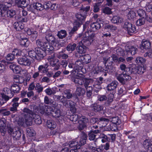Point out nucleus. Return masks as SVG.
Instances as JSON below:
<instances>
[{"instance_id": "nucleus-1", "label": "nucleus", "mask_w": 152, "mask_h": 152, "mask_svg": "<svg viewBox=\"0 0 152 152\" xmlns=\"http://www.w3.org/2000/svg\"><path fill=\"white\" fill-rule=\"evenodd\" d=\"M37 47L35 48L36 52L37 60H40L45 56L47 53L49 55L54 51L53 46L50 45L46 42H43L40 39L36 41Z\"/></svg>"}, {"instance_id": "nucleus-2", "label": "nucleus", "mask_w": 152, "mask_h": 152, "mask_svg": "<svg viewBox=\"0 0 152 152\" xmlns=\"http://www.w3.org/2000/svg\"><path fill=\"white\" fill-rule=\"evenodd\" d=\"M91 32L90 33H86V36L84 35L83 39L79 42L78 45L77 47V50L79 53H85L86 51L87 46H89L92 42L94 35Z\"/></svg>"}, {"instance_id": "nucleus-3", "label": "nucleus", "mask_w": 152, "mask_h": 152, "mask_svg": "<svg viewBox=\"0 0 152 152\" xmlns=\"http://www.w3.org/2000/svg\"><path fill=\"white\" fill-rule=\"evenodd\" d=\"M90 21H87L83 25V31L84 32V35L86 36V33H90V32L94 34L93 37V40H94V37L95 34L94 33V31H96L97 30L100 29L101 27V23L100 21H98V19L96 22H94L91 23L90 25L89 24Z\"/></svg>"}, {"instance_id": "nucleus-4", "label": "nucleus", "mask_w": 152, "mask_h": 152, "mask_svg": "<svg viewBox=\"0 0 152 152\" xmlns=\"http://www.w3.org/2000/svg\"><path fill=\"white\" fill-rule=\"evenodd\" d=\"M16 11L13 9H10L6 5L0 4V17L3 19L7 18H12L15 15Z\"/></svg>"}, {"instance_id": "nucleus-5", "label": "nucleus", "mask_w": 152, "mask_h": 152, "mask_svg": "<svg viewBox=\"0 0 152 152\" xmlns=\"http://www.w3.org/2000/svg\"><path fill=\"white\" fill-rule=\"evenodd\" d=\"M60 101L63 105L66 107H69L70 111L73 114L76 111L75 107V103L71 100H68L65 96H63L61 98Z\"/></svg>"}, {"instance_id": "nucleus-6", "label": "nucleus", "mask_w": 152, "mask_h": 152, "mask_svg": "<svg viewBox=\"0 0 152 152\" xmlns=\"http://www.w3.org/2000/svg\"><path fill=\"white\" fill-rule=\"evenodd\" d=\"M50 55L48 58V60L50 62V65L52 67H53V69L55 70H58L60 68V65L59 64V60L56 58L55 55L54 51L52 53H50Z\"/></svg>"}, {"instance_id": "nucleus-7", "label": "nucleus", "mask_w": 152, "mask_h": 152, "mask_svg": "<svg viewBox=\"0 0 152 152\" xmlns=\"http://www.w3.org/2000/svg\"><path fill=\"white\" fill-rule=\"evenodd\" d=\"M71 73L69 76L71 78V80L75 83L78 85H82L83 83V77H80L78 75H75V74L77 72L75 70H72L70 72Z\"/></svg>"}, {"instance_id": "nucleus-8", "label": "nucleus", "mask_w": 152, "mask_h": 152, "mask_svg": "<svg viewBox=\"0 0 152 152\" xmlns=\"http://www.w3.org/2000/svg\"><path fill=\"white\" fill-rule=\"evenodd\" d=\"M97 120H98L97 124L98 125H99V128L106 126L109 121V119L102 117L98 118H92L91 120V122L96 124L97 123Z\"/></svg>"}, {"instance_id": "nucleus-9", "label": "nucleus", "mask_w": 152, "mask_h": 152, "mask_svg": "<svg viewBox=\"0 0 152 152\" xmlns=\"http://www.w3.org/2000/svg\"><path fill=\"white\" fill-rule=\"evenodd\" d=\"M23 111L24 113H26L24 114L23 117L25 122L26 124H28V123H31L32 116L35 113L31 110L26 107H25L23 109Z\"/></svg>"}, {"instance_id": "nucleus-10", "label": "nucleus", "mask_w": 152, "mask_h": 152, "mask_svg": "<svg viewBox=\"0 0 152 152\" xmlns=\"http://www.w3.org/2000/svg\"><path fill=\"white\" fill-rule=\"evenodd\" d=\"M9 3L12 5L15 4L19 8L23 9L27 6L28 2L26 0H10Z\"/></svg>"}, {"instance_id": "nucleus-11", "label": "nucleus", "mask_w": 152, "mask_h": 152, "mask_svg": "<svg viewBox=\"0 0 152 152\" xmlns=\"http://www.w3.org/2000/svg\"><path fill=\"white\" fill-rule=\"evenodd\" d=\"M123 27L125 30L127 31L128 34L130 35L132 34V33L136 31L135 26L128 21H126L125 22Z\"/></svg>"}, {"instance_id": "nucleus-12", "label": "nucleus", "mask_w": 152, "mask_h": 152, "mask_svg": "<svg viewBox=\"0 0 152 152\" xmlns=\"http://www.w3.org/2000/svg\"><path fill=\"white\" fill-rule=\"evenodd\" d=\"M104 62V63L105 66L104 67L107 70V73H113L114 71V69L113 66L112 65L113 61L110 60V58L109 57L106 59V58H103Z\"/></svg>"}, {"instance_id": "nucleus-13", "label": "nucleus", "mask_w": 152, "mask_h": 152, "mask_svg": "<svg viewBox=\"0 0 152 152\" xmlns=\"http://www.w3.org/2000/svg\"><path fill=\"white\" fill-rule=\"evenodd\" d=\"M85 92L86 91L84 88L77 87L75 93V95L73 94V97L75 99V101L78 102L79 100L78 96H83L85 94Z\"/></svg>"}, {"instance_id": "nucleus-14", "label": "nucleus", "mask_w": 152, "mask_h": 152, "mask_svg": "<svg viewBox=\"0 0 152 152\" xmlns=\"http://www.w3.org/2000/svg\"><path fill=\"white\" fill-rule=\"evenodd\" d=\"M48 108L50 111V114L53 117L57 118L60 116L61 111L59 109L55 108V107H51L50 106H48Z\"/></svg>"}, {"instance_id": "nucleus-15", "label": "nucleus", "mask_w": 152, "mask_h": 152, "mask_svg": "<svg viewBox=\"0 0 152 152\" xmlns=\"http://www.w3.org/2000/svg\"><path fill=\"white\" fill-rule=\"evenodd\" d=\"M17 61L18 63L22 66H29L31 64V61L27 58V56H25L18 58Z\"/></svg>"}, {"instance_id": "nucleus-16", "label": "nucleus", "mask_w": 152, "mask_h": 152, "mask_svg": "<svg viewBox=\"0 0 152 152\" xmlns=\"http://www.w3.org/2000/svg\"><path fill=\"white\" fill-rule=\"evenodd\" d=\"M45 39L49 45L53 46L56 44V39L52 33H49L46 35Z\"/></svg>"}, {"instance_id": "nucleus-17", "label": "nucleus", "mask_w": 152, "mask_h": 152, "mask_svg": "<svg viewBox=\"0 0 152 152\" xmlns=\"http://www.w3.org/2000/svg\"><path fill=\"white\" fill-rule=\"evenodd\" d=\"M125 51L127 53H130L132 55L135 54L138 51V50L136 47L126 45L125 46Z\"/></svg>"}, {"instance_id": "nucleus-18", "label": "nucleus", "mask_w": 152, "mask_h": 152, "mask_svg": "<svg viewBox=\"0 0 152 152\" xmlns=\"http://www.w3.org/2000/svg\"><path fill=\"white\" fill-rule=\"evenodd\" d=\"M100 130H94V129H91L88 132V139L90 141L94 140H95L96 135L100 133Z\"/></svg>"}, {"instance_id": "nucleus-19", "label": "nucleus", "mask_w": 152, "mask_h": 152, "mask_svg": "<svg viewBox=\"0 0 152 152\" xmlns=\"http://www.w3.org/2000/svg\"><path fill=\"white\" fill-rule=\"evenodd\" d=\"M87 136L86 134L84 132L83 133L82 136H81L80 138H78L77 139V142L78 145L81 146L84 145L86 143V140L87 139Z\"/></svg>"}, {"instance_id": "nucleus-20", "label": "nucleus", "mask_w": 152, "mask_h": 152, "mask_svg": "<svg viewBox=\"0 0 152 152\" xmlns=\"http://www.w3.org/2000/svg\"><path fill=\"white\" fill-rule=\"evenodd\" d=\"M151 45V42L149 41L143 39L140 46V48L141 50H147L150 48Z\"/></svg>"}, {"instance_id": "nucleus-21", "label": "nucleus", "mask_w": 152, "mask_h": 152, "mask_svg": "<svg viewBox=\"0 0 152 152\" xmlns=\"http://www.w3.org/2000/svg\"><path fill=\"white\" fill-rule=\"evenodd\" d=\"M143 146L145 149L148 152H152V141L151 140L146 139L143 142Z\"/></svg>"}, {"instance_id": "nucleus-22", "label": "nucleus", "mask_w": 152, "mask_h": 152, "mask_svg": "<svg viewBox=\"0 0 152 152\" xmlns=\"http://www.w3.org/2000/svg\"><path fill=\"white\" fill-rule=\"evenodd\" d=\"M76 18L77 20H75V22H77L80 24V26L82 24L86 18V16L81 12L77 13L76 15Z\"/></svg>"}, {"instance_id": "nucleus-23", "label": "nucleus", "mask_w": 152, "mask_h": 152, "mask_svg": "<svg viewBox=\"0 0 152 152\" xmlns=\"http://www.w3.org/2000/svg\"><path fill=\"white\" fill-rule=\"evenodd\" d=\"M145 69L144 67H142L140 66H137V68H132L131 73L138 74L142 75L145 72Z\"/></svg>"}, {"instance_id": "nucleus-24", "label": "nucleus", "mask_w": 152, "mask_h": 152, "mask_svg": "<svg viewBox=\"0 0 152 152\" xmlns=\"http://www.w3.org/2000/svg\"><path fill=\"white\" fill-rule=\"evenodd\" d=\"M49 65L45 64L42 65H40L38 67V72L42 74H45L48 72Z\"/></svg>"}, {"instance_id": "nucleus-25", "label": "nucleus", "mask_w": 152, "mask_h": 152, "mask_svg": "<svg viewBox=\"0 0 152 152\" xmlns=\"http://www.w3.org/2000/svg\"><path fill=\"white\" fill-rule=\"evenodd\" d=\"M107 70H106L105 67H102L101 66H97L94 69V73L96 74H99L101 73H103V74L104 76L107 75Z\"/></svg>"}, {"instance_id": "nucleus-26", "label": "nucleus", "mask_w": 152, "mask_h": 152, "mask_svg": "<svg viewBox=\"0 0 152 152\" xmlns=\"http://www.w3.org/2000/svg\"><path fill=\"white\" fill-rule=\"evenodd\" d=\"M104 107L102 105L98 104H94L91 106V110L95 112H100L102 111Z\"/></svg>"}, {"instance_id": "nucleus-27", "label": "nucleus", "mask_w": 152, "mask_h": 152, "mask_svg": "<svg viewBox=\"0 0 152 152\" xmlns=\"http://www.w3.org/2000/svg\"><path fill=\"white\" fill-rule=\"evenodd\" d=\"M44 102L45 104H50L52 107H56L57 105V104L55 101L51 99H49L47 96H45L44 97Z\"/></svg>"}, {"instance_id": "nucleus-28", "label": "nucleus", "mask_w": 152, "mask_h": 152, "mask_svg": "<svg viewBox=\"0 0 152 152\" xmlns=\"http://www.w3.org/2000/svg\"><path fill=\"white\" fill-rule=\"evenodd\" d=\"M118 84V83L117 81H113L107 85V88L108 91L114 90L116 88Z\"/></svg>"}, {"instance_id": "nucleus-29", "label": "nucleus", "mask_w": 152, "mask_h": 152, "mask_svg": "<svg viewBox=\"0 0 152 152\" xmlns=\"http://www.w3.org/2000/svg\"><path fill=\"white\" fill-rule=\"evenodd\" d=\"M83 120L78 121L79 125L77 128L80 131L83 130L86 126V119L83 118Z\"/></svg>"}, {"instance_id": "nucleus-30", "label": "nucleus", "mask_w": 152, "mask_h": 152, "mask_svg": "<svg viewBox=\"0 0 152 152\" xmlns=\"http://www.w3.org/2000/svg\"><path fill=\"white\" fill-rule=\"evenodd\" d=\"M14 28L17 31H20L24 28L23 24L21 22H16L13 24Z\"/></svg>"}, {"instance_id": "nucleus-31", "label": "nucleus", "mask_w": 152, "mask_h": 152, "mask_svg": "<svg viewBox=\"0 0 152 152\" xmlns=\"http://www.w3.org/2000/svg\"><path fill=\"white\" fill-rule=\"evenodd\" d=\"M80 27V24L79 23L77 22H74L73 24V27L69 32V34L70 35H72L74 34Z\"/></svg>"}, {"instance_id": "nucleus-32", "label": "nucleus", "mask_w": 152, "mask_h": 152, "mask_svg": "<svg viewBox=\"0 0 152 152\" xmlns=\"http://www.w3.org/2000/svg\"><path fill=\"white\" fill-rule=\"evenodd\" d=\"M35 123L37 124H40L42 123V119L40 115L34 113L32 117Z\"/></svg>"}, {"instance_id": "nucleus-33", "label": "nucleus", "mask_w": 152, "mask_h": 152, "mask_svg": "<svg viewBox=\"0 0 152 152\" xmlns=\"http://www.w3.org/2000/svg\"><path fill=\"white\" fill-rule=\"evenodd\" d=\"M47 125L48 127L52 130L55 128L56 124L55 122L53 120H48L47 122Z\"/></svg>"}, {"instance_id": "nucleus-34", "label": "nucleus", "mask_w": 152, "mask_h": 152, "mask_svg": "<svg viewBox=\"0 0 152 152\" xmlns=\"http://www.w3.org/2000/svg\"><path fill=\"white\" fill-rule=\"evenodd\" d=\"M21 132L19 130L13 131L12 136L14 139L19 140L21 135Z\"/></svg>"}, {"instance_id": "nucleus-35", "label": "nucleus", "mask_w": 152, "mask_h": 152, "mask_svg": "<svg viewBox=\"0 0 152 152\" xmlns=\"http://www.w3.org/2000/svg\"><path fill=\"white\" fill-rule=\"evenodd\" d=\"M76 47V44L75 43H71L68 45L66 48V50L70 53L74 51Z\"/></svg>"}, {"instance_id": "nucleus-36", "label": "nucleus", "mask_w": 152, "mask_h": 152, "mask_svg": "<svg viewBox=\"0 0 152 152\" xmlns=\"http://www.w3.org/2000/svg\"><path fill=\"white\" fill-rule=\"evenodd\" d=\"M11 89L14 94L18 93L20 89V88L18 85L14 84L11 86Z\"/></svg>"}, {"instance_id": "nucleus-37", "label": "nucleus", "mask_w": 152, "mask_h": 152, "mask_svg": "<svg viewBox=\"0 0 152 152\" xmlns=\"http://www.w3.org/2000/svg\"><path fill=\"white\" fill-rule=\"evenodd\" d=\"M83 63L87 64L91 62V56L90 55L87 54L83 56L82 58Z\"/></svg>"}, {"instance_id": "nucleus-38", "label": "nucleus", "mask_w": 152, "mask_h": 152, "mask_svg": "<svg viewBox=\"0 0 152 152\" xmlns=\"http://www.w3.org/2000/svg\"><path fill=\"white\" fill-rule=\"evenodd\" d=\"M107 101L106 102L107 105L109 106L113 102L114 98V94L110 93L107 95Z\"/></svg>"}, {"instance_id": "nucleus-39", "label": "nucleus", "mask_w": 152, "mask_h": 152, "mask_svg": "<svg viewBox=\"0 0 152 152\" xmlns=\"http://www.w3.org/2000/svg\"><path fill=\"white\" fill-rule=\"evenodd\" d=\"M66 35V32L65 30H61L60 31L58 32L57 36L59 38L62 39L65 38Z\"/></svg>"}, {"instance_id": "nucleus-40", "label": "nucleus", "mask_w": 152, "mask_h": 152, "mask_svg": "<svg viewBox=\"0 0 152 152\" xmlns=\"http://www.w3.org/2000/svg\"><path fill=\"white\" fill-rule=\"evenodd\" d=\"M20 45L22 46L27 47L29 45V42L27 38L20 39Z\"/></svg>"}, {"instance_id": "nucleus-41", "label": "nucleus", "mask_w": 152, "mask_h": 152, "mask_svg": "<svg viewBox=\"0 0 152 152\" xmlns=\"http://www.w3.org/2000/svg\"><path fill=\"white\" fill-rule=\"evenodd\" d=\"M34 8L37 10L42 11L44 9V5H42L39 3H35L34 4Z\"/></svg>"}, {"instance_id": "nucleus-42", "label": "nucleus", "mask_w": 152, "mask_h": 152, "mask_svg": "<svg viewBox=\"0 0 152 152\" xmlns=\"http://www.w3.org/2000/svg\"><path fill=\"white\" fill-rule=\"evenodd\" d=\"M68 1H69L68 5L69 6H73L75 7H76L80 4L78 0H68Z\"/></svg>"}, {"instance_id": "nucleus-43", "label": "nucleus", "mask_w": 152, "mask_h": 152, "mask_svg": "<svg viewBox=\"0 0 152 152\" xmlns=\"http://www.w3.org/2000/svg\"><path fill=\"white\" fill-rule=\"evenodd\" d=\"M124 74H119L117 76V79L122 84H124L125 83V80L124 79Z\"/></svg>"}, {"instance_id": "nucleus-44", "label": "nucleus", "mask_w": 152, "mask_h": 152, "mask_svg": "<svg viewBox=\"0 0 152 152\" xmlns=\"http://www.w3.org/2000/svg\"><path fill=\"white\" fill-rule=\"evenodd\" d=\"M124 134H125L126 135H129V134H131V135H129L128 136V138L129 139H132L135 138L134 135V132L133 130H131L126 131H124Z\"/></svg>"}, {"instance_id": "nucleus-45", "label": "nucleus", "mask_w": 152, "mask_h": 152, "mask_svg": "<svg viewBox=\"0 0 152 152\" xmlns=\"http://www.w3.org/2000/svg\"><path fill=\"white\" fill-rule=\"evenodd\" d=\"M2 98L3 100H4V101H5L4 102H2V101H1L0 99V107L3 105L4 103L6 102L7 101L10 99H11L12 98L10 97V96H7L6 95V94H2Z\"/></svg>"}, {"instance_id": "nucleus-46", "label": "nucleus", "mask_w": 152, "mask_h": 152, "mask_svg": "<svg viewBox=\"0 0 152 152\" xmlns=\"http://www.w3.org/2000/svg\"><path fill=\"white\" fill-rule=\"evenodd\" d=\"M71 91L70 89H66L64 92V94L65 96L67 99H70L72 97V94L71 93Z\"/></svg>"}, {"instance_id": "nucleus-47", "label": "nucleus", "mask_w": 152, "mask_h": 152, "mask_svg": "<svg viewBox=\"0 0 152 152\" xmlns=\"http://www.w3.org/2000/svg\"><path fill=\"white\" fill-rule=\"evenodd\" d=\"M88 148L90 150H91L93 152H95L96 150L99 148H96V145L95 142H93L89 143L88 144Z\"/></svg>"}, {"instance_id": "nucleus-48", "label": "nucleus", "mask_w": 152, "mask_h": 152, "mask_svg": "<svg viewBox=\"0 0 152 152\" xmlns=\"http://www.w3.org/2000/svg\"><path fill=\"white\" fill-rule=\"evenodd\" d=\"M102 12L105 15H110L112 13L111 9L107 7L103 8L102 10Z\"/></svg>"}, {"instance_id": "nucleus-49", "label": "nucleus", "mask_w": 152, "mask_h": 152, "mask_svg": "<svg viewBox=\"0 0 152 152\" xmlns=\"http://www.w3.org/2000/svg\"><path fill=\"white\" fill-rule=\"evenodd\" d=\"M0 114L2 116H7L10 114V112L6 109L3 108L0 109Z\"/></svg>"}, {"instance_id": "nucleus-50", "label": "nucleus", "mask_w": 152, "mask_h": 152, "mask_svg": "<svg viewBox=\"0 0 152 152\" xmlns=\"http://www.w3.org/2000/svg\"><path fill=\"white\" fill-rule=\"evenodd\" d=\"M77 143L76 139H73L69 142L68 144L69 145V148H73V147L78 146Z\"/></svg>"}, {"instance_id": "nucleus-51", "label": "nucleus", "mask_w": 152, "mask_h": 152, "mask_svg": "<svg viewBox=\"0 0 152 152\" xmlns=\"http://www.w3.org/2000/svg\"><path fill=\"white\" fill-rule=\"evenodd\" d=\"M4 94H6L7 96H10V97L12 98L14 96V94L13 92H12L11 89H10L8 88H6L4 90Z\"/></svg>"}, {"instance_id": "nucleus-52", "label": "nucleus", "mask_w": 152, "mask_h": 152, "mask_svg": "<svg viewBox=\"0 0 152 152\" xmlns=\"http://www.w3.org/2000/svg\"><path fill=\"white\" fill-rule=\"evenodd\" d=\"M22 52L20 50L15 48L11 53L15 57V56H21L22 55Z\"/></svg>"}, {"instance_id": "nucleus-53", "label": "nucleus", "mask_w": 152, "mask_h": 152, "mask_svg": "<svg viewBox=\"0 0 152 152\" xmlns=\"http://www.w3.org/2000/svg\"><path fill=\"white\" fill-rule=\"evenodd\" d=\"M111 21L114 23H118L121 22V19L118 16H115L113 17Z\"/></svg>"}, {"instance_id": "nucleus-54", "label": "nucleus", "mask_w": 152, "mask_h": 152, "mask_svg": "<svg viewBox=\"0 0 152 152\" xmlns=\"http://www.w3.org/2000/svg\"><path fill=\"white\" fill-rule=\"evenodd\" d=\"M27 134L29 137H33L35 135V131L30 128H27L26 129Z\"/></svg>"}, {"instance_id": "nucleus-55", "label": "nucleus", "mask_w": 152, "mask_h": 152, "mask_svg": "<svg viewBox=\"0 0 152 152\" xmlns=\"http://www.w3.org/2000/svg\"><path fill=\"white\" fill-rule=\"evenodd\" d=\"M145 18H140L136 21V25L137 26H141L145 24Z\"/></svg>"}, {"instance_id": "nucleus-56", "label": "nucleus", "mask_w": 152, "mask_h": 152, "mask_svg": "<svg viewBox=\"0 0 152 152\" xmlns=\"http://www.w3.org/2000/svg\"><path fill=\"white\" fill-rule=\"evenodd\" d=\"M137 13L138 15L141 18H145L147 15L144 10L141 9L138 10L137 11Z\"/></svg>"}, {"instance_id": "nucleus-57", "label": "nucleus", "mask_w": 152, "mask_h": 152, "mask_svg": "<svg viewBox=\"0 0 152 152\" xmlns=\"http://www.w3.org/2000/svg\"><path fill=\"white\" fill-rule=\"evenodd\" d=\"M20 103H12V107H10V110L12 112H16L17 110V107L19 106Z\"/></svg>"}, {"instance_id": "nucleus-58", "label": "nucleus", "mask_w": 152, "mask_h": 152, "mask_svg": "<svg viewBox=\"0 0 152 152\" xmlns=\"http://www.w3.org/2000/svg\"><path fill=\"white\" fill-rule=\"evenodd\" d=\"M80 118V116L77 114H73L70 116L69 117L70 120L73 121L75 122Z\"/></svg>"}, {"instance_id": "nucleus-59", "label": "nucleus", "mask_w": 152, "mask_h": 152, "mask_svg": "<svg viewBox=\"0 0 152 152\" xmlns=\"http://www.w3.org/2000/svg\"><path fill=\"white\" fill-rule=\"evenodd\" d=\"M28 55L29 57L34 59L37 60V54L36 51L31 50L28 51Z\"/></svg>"}, {"instance_id": "nucleus-60", "label": "nucleus", "mask_w": 152, "mask_h": 152, "mask_svg": "<svg viewBox=\"0 0 152 152\" xmlns=\"http://www.w3.org/2000/svg\"><path fill=\"white\" fill-rule=\"evenodd\" d=\"M86 90V94L88 97H90L92 94L93 87L91 86L85 88Z\"/></svg>"}, {"instance_id": "nucleus-61", "label": "nucleus", "mask_w": 152, "mask_h": 152, "mask_svg": "<svg viewBox=\"0 0 152 152\" xmlns=\"http://www.w3.org/2000/svg\"><path fill=\"white\" fill-rule=\"evenodd\" d=\"M111 122L113 124L116 125L120 124L121 122V120L118 117L113 118Z\"/></svg>"}, {"instance_id": "nucleus-62", "label": "nucleus", "mask_w": 152, "mask_h": 152, "mask_svg": "<svg viewBox=\"0 0 152 152\" xmlns=\"http://www.w3.org/2000/svg\"><path fill=\"white\" fill-rule=\"evenodd\" d=\"M65 129L68 131H72L74 129V124L73 123H68L66 124L65 126Z\"/></svg>"}, {"instance_id": "nucleus-63", "label": "nucleus", "mask_w": 152, "mask_h": 152, "mask_svg": "<svg viewBox=\"0 0 152 152\" xmlns=\"http://www.w3.org/2000/svg\"><path fill=\"white\" fill-rule=\"evenodd\" d=\"M14 82L16 83L21 84L23 82V80L18 75L16 76L14 78Z\"/></svg>"}, {"instance_id": "nucleus-64", "label": "nucleus", "mask_w": 152, "mask_h": 152, "mask_svg": "<svg viewBox=\"0 0 152 152\" xmlns=\"http://www.w3.org/2000/svg\"><path fill=\"white\" fill-rule=\"evenodd\" d=\"M90 7L89 6H87L86 7H82L81 9V12L86 16L87 12L90 10Z\"/></svg>"}]
</instances>
